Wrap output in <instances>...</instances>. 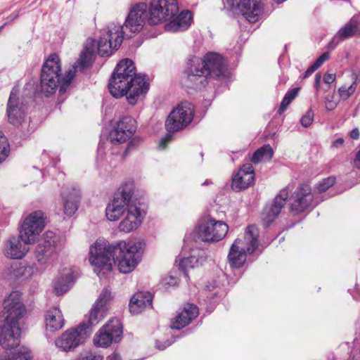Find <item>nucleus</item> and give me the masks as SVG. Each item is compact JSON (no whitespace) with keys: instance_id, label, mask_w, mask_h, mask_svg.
Returning a JSON list of instances; mask_svg holds the SVG:
<instances>
[{"instance_id":"47","label":"nucleus","mask_w":360,"mask_h":360,"mask_svg":"<svg viewBox=\"0 0 360 360\" xmlns=\"http://www.w3.org/2000/svg\"><path fill=\"white\" fill-rule=\"evenodd\" d=\"M165 285H167L169 286H174L178 283L179 279H178V278H176L175 276H169L165 278Z\"/></svg>"},{"instance_id":"32","label":"nucleus","mask_w":360,"mask_h":360,"mask_svg":"<svg viewBox=\"0 0 360 360\" xmlns=\"http://www.w3.org/2000/svg\"><path fill=\"white\" fill-rule=\"evenodd\" d=\"M95 43L96 40L89 39L85 51L82 53L79 61V70L84 72L85 69L90 68L95 58Z\"/></svg>"},{"instance_id":"7","label":"nucleus","mask_w":360,"mask_h":360,"mask_svg":"<svg viewBox=\"0 0 360 360\" xmlns=\"http://www.w3.org/2000/svg\"><path fill=\"white\" fill-rule=\"evenodd\" d=\"M134 185L132 181L124 183L114 194L113 198L105 209V215L110 221H117L128 211L129 205L137 203L136 200H132Z\"/></svg>"},{"instance_id":"56","label":"nucleus","mask_w":360,"mask_h":360,"mask_svg":"<svg viewBox=\"0 0 360 360\" xmlns=\"http://www.w3.org/2000/svg\"><path fill=\"white\" fill-rule=\"evenodd\" d=\"M19 16V13H12L11 14L8 18L7 19L9 20V22H12L13 20H15V19H17Z\"/></svg>"},{"instance_id":"43","label":"nucleus","mask_w":360,"mask_h":360,"mask_svg":"<svg viewBox=\"0 0 360 360\" xmlns=\"http://www.w3.org/2000/svg\"><path fill=\"white\" fill-rule=\"evenodd\" d=\"M76 360H103V356L95 352L84 351L79 354Z\"/></svg>"},{"instance_id":"38","label":"nucleus","mask_w":360,"mask_h":360,"mask_svg":"<svg viewBox=\"0 0 360 360\" xmlns=\"http://www.w3.org/2000/svg\"><path fill=\"white\" fill-rule=\"evenodd\" d=\"M198 262V260L197 257L193 255L180 259L179 266L181 271L184 273V275L186 278H189L187 273L188 269L194 268Z\"/></svg>"},{"instance_id":"52","label":"nucleus","mask_w":360,"mask_h":360,"mask_svg":"<svg viewBox=\"0 0 360 360\" xmlns=\"http://www.w3.org/2000/svg\"><path fill=\"white\" fill-rule=\"evenodd\" d=\"M359 136H360V133H359V131L358 129V128H354L353 129L351 132H350V137L352 139H359Z\"/></svg>"},{"instance_id":"5","label":"nucleus","mask_w":360,"mask_h":360,"mask_svg":"<svg viewBox=\"0 0 360 360\" xmlns=\"http://www.w3.org/2000/svg\"><path fill=\"white\" fill-rule=\"evenodd\" d=\"M194 115L193 105L188 102H183L178 105L168 115L165 121V128L168 133L163 136L160 142L159 147L165 149L167 145L172 140L171 133L182 130L193 120Z\"/></svg>"},{"instance_id":"27","label":"nucleus","mask_w":360,"mask_h":360,"mask_svg":"<svg viewBox=\"0 0 360 360\" xmlns=\"http://www.w3.org/2000/svg\"><path fill=\"white\" fill-rule=\"evenodd\" d=\"M153 295L150 292H139L130 299L129 311L132 314H138L146 308L153 307Z\"/></svg>"},{"instance_id":"8","label":"nucleus","mask_w":360,"mask_h":360,"mask_svg":"<svg viewBox=\"0 0 360 360\" xmlns=\"http://www.w3.org/2000/svg\"><path fill=\"white\" fill-rule=\"evenodd\" d=\"M62 245L61 236L52 231H47L35 247L34 257L40 264H51L57 259Z\"/></svg>"},{"instance_id":"42","label":"nucleus","mask_w":360,"mask_h":360,"mask_svg":"<svg viewBox=\"0 0 360 360\" xmlns=\"http://www.w3.org/2000/svg\"><path fill=\"white\" fill-rule=\"evenodd\" d=\"M335 184V178L334 176H329L323 179L319 184H317L316 188L319 193H323L327 191L329 188L333 186Z\"/></svg>"},{"instance_id":"20","label":"nucleus","mask_w":360,"mask_h":360,"mask_svg":"<svg viewBox=\"0 0 360 360\" xmlns=\"http://www.w3.org/2000/svg\"><path fill=\"white\" fill-rule=\"evenodd\" d=\"M26 106L20 101L16 93L11 91L6 108L8 121L13 126H20L25 120L26 115Z\"/></svg>"},{"instance_id":"33","label":"nucleus","mask_w":360,"mask_h":360,"mask_svg":"<svg viewBox=\"0 0 360 360\" xmlns=\"http://www.w3.org/2000/svg\"><path fill=\"white\" fill-rule=\"evenodd\" d=\"M75 276L72 272L62 274L53 283L54 290L58 295L66 292L71 285L75 281Z\"/></svg>"},{"instance_id":"30","label":"nucleus","mask_w":360,"mask_h":360,"mask_svg":"<svg viewBox=\"0 0 360 360\" xmlns=\"http://www.w3.org/2000/svg\"><path fill=\"white\" fill-rule=\"evenodd\" d=\"M45 323L46 329L51 331H56L63 328L64 319L59 308L53 307L47 311Z\"/></svg>"},{"instance_id":"16","label":"nucleus","mask_w":360,"mask_h":360,"mask_svg":"<svg viewBox=\"0 0 360 360\" xmlns=\"http://www.w3.org/2000/svg\"><path fill=\"white\" fill-rule=\"evenodd\" d=\"M148 16L147 4L138 3L130 8L122 26L131 33H139L142 30Z\"/></svg>"},{"instance_id":"55","label":"nucleus","mask_w":360,"mask_h":360,"mask_svg":"<svg viewBox=\"0 0 360 360\" xmlns=\"http://www.w3.org/2000/svg\"><path fill=\"white\" fill-rule=\"evenodd\" d=\"M107 360H122V359L118 354L112 353L108 356Z\"/></svg>"},{"instance_id":"11","label":"nucleus","mask_w":360,"mask_h":360,"mask_svg":"<svg viewBox=\"0 0 360 360\" xmlns=\"http://www.w3.org/2000/svg\"><path fill=\"white\" fill-rule=\"evenodd\" d=\"M228 229L229 227L226 223L210 218L198 224V238L208 243L219 241L226 236Z\"/></svg>"},{"instance_id":"17","label":"nucleus","mask_w":360,"mask_h":360,"mask_svg":"<svg viewBox=\"0 0 360 360\" xmlns=\"http://www.w3.org/2000/svg\"><path fill=\"white\" fill-rule=\"evenodd\" d=\"M136 122L129 115L123 116L117 126L110 131L108 139L113 144H120L129 139L136 130Z\"/></svg>"},{"instance_id":"39","label":"nucleus","mask_w":360,"mask_h":360,"mask_svg":"<svg viewBox=\"0 0 360 360\" xmlns=\"http://www.w3.org/2000/svg\"><path fill=\"white\" fill-rule=\"evenodd\" d=\"M77 72V68L75 66H72V68L66 72L65 75L63 77L61 76V82L60 86L59 88V94H63L67 88L70 86L72 82V80L75 77V73Z\"/></svg>"},{"instance_id":"58","label":"nucleus","mask_w":360,"mask_h":360,"mask_svg":"<svg viewBox=\"0 0 360 360\" xmlns=\"http://www.w3.org/2000/svg\"><path fill=\"white\" fill-rule=\"evenodd\" d=\"M318 68L319 67L314 63L307 69H309V71L311 72V73H314Z\"/></svg>"},{"instance_id":"2","label":"nucleus","mask_w":360,"mask_h":360,"mask_svg":"<svg viewBox=\"0 0 360 360\" xmlns=\"http://www.w3.org/2000/svg\"><path fill=\"white\" fill-rule=\"evenodd\" d=\"M3 306L0 313V345L4 349L13 350L11 360H31V351L27 347H19L21 334L19 321L27 312L19 292L13 291L6 297Z\"/></svg>"},{"instance_id":"48","label":"nucleus","mask_w":360,"mask_h":360,"mask_svg":"<svg viewBox=\"0 0 360 360\" xmlns=\"http://www.w3.org/2000/svg\"><path fill=\"white\" fill-rule=\"evenodd\" d=\"M260 153L261 151L257 150L252 154V156L251 158L252 162H253L254 164H257L263 159L262 155H261Z\"/></svg>"},{"instance_id":"44","label":"nucleus","mask_w":360,"mask_h":360,"mask_svg":"<svg viewBox=\"0 0 360 360\" xmlns=\"http://www.w3.org/2000/svg\"><path fill=\"white\" fill-rule=\"evenodd\" d=\"M314 120V112L311 110H309L307 112L301 117L300 123L304 127H308L311 125Z\"/></svg>"},{"instance_id":"12","label":"nucleus","mask_w":360,"mask_h":360,"mask_svg":"<svg viewBox=\"0 0 360 360\" xmlns=\"http://www.w3.org/2000/svg\"><path fill=\"white\" fill-rule=\"evenodd\" d=\"M44 226V213L41 210L34 211L25 219L19 233L24 241L32 243Z\"/></svg>"},{"instance_id":"18","label":"nucleus","mask_w":360,"mask_h":360,"mask_svg":"<svg viewBox=\"0 0 360 360\" xmlns=\"http://www.w3.org/2000/svg\"><path fill=\"white\" fill-rule=\"evenodd\" d=\"M205 68L209 72L208 77L214 79H222L227 72V61L220 54L209 52L202 58Z\"/></svg>"},{"instance_id":"36","label":"nucleus","mask_w":360,"mask_h":360,"mask_svg":"<svg viewBox=\"0 0 360 360\" xmlns=\"http://www.w3.org/2000/svg\"><path fill=\"white\" fill-rule=\"evenodd\" d=\"M97 46L98 53L102 57L110 56L114 51L113 42L107 39L103 34L100 37L98 41H96L95 46Z\"/></svg>"},{"instance_id":"57","label":"nucleus","mask_w":360,"mask_h":360,"mask_svg":"<svg viewBox=\"0 0 360 360\" xmlns=\"http://www.w3.org/2000/svg\"><path fill=\"white\" fill-rule=\"evenodd\" d=\"M134 148V144L132 143V142L131 141L130 143H129V144L127 145V147L126 148V150H124V154L123 155L125 157L127 155V153H129V150L131 148Z\"/></svg>"},{"instance_id":"3","label":"nucleus","mask_w":360,"mask_h":360,"mask_svg":"<svg viewBox=\"0 0 360 360\" xmlns=\"http://www.w3.org/2000/svg\"><path fill=\"white\" fill-rule=\"evenodd\" d=\"M146 75L136 74L134 62L124 58L116 65L108 83L110 94L119 98L126 96L130 105H135L141 96L149 89Z\"/></svg>"},{"instance_id":"31","label":"nucleus","mask_w":360,"mask_h":360,"mask_svg":"<svg viewBox=\"0 0 360 360\" xmlns=\"http://www.w3.org/2000/svg\"><path fill=\"white\" fill-rule=\"evenodd\" d=\"M124 27L120 25L110 23L106 30H104L103 34L107 38L112 40L114 44V49H118L121 46L124 38L125 33L123 31Z\"/></svg>"},{"instance_id":"22","label":"nucleus","mask_w":360,"mask_h":360,"mask_svg":"<svg viewBox=\"0 0 360 360\" xmlns=\"http://www.w3.org/2000/svg\"><path fill=\"white\" fill-rule=\"evenodd\" d=\"M30 242H26L20 237L11 236L5 242L4 248V255L10 259H20L25 256L29 250V244Z\"/></svg>"},{"instance_id":"64","label":"nucleus","mask_w":360,"mask_h":360,"mask_svg":"<svg viewBox=\"0 0 360 360\" xmlns=\"http://www.w3.org/2000/svg\"><path fill=\"white\" fill-rule=\"evenodd\" d=\"M8 22L4 23L3 25L0 27V31L7 25Z\"/></svg>"},{"instance_id":"25","label":"nucleus","mask_w":360,"mask_h":360,"mask_svg":"<svg viewBox=\"0 0 360 360\" xmlns=\"http://www.w3.org/2000/svg\"><path fill=\"white\" fill-rule=\"evenodd\" d=\"M199 314L196 305L187 303L172 321L171 328L179 330L188 326Z\"/></svg>"},{"instance_id":"34","label":"nucleus","mask_w":360,"mask_h":360,"mask_svg":"<svg viewBox=\"0 0 360 360\" xmlns=\"http://www.w3.org/2000/svg\"><path fill=\"white\" fill-rule=\"evenodd\" d=\"M258 230L254 225L248 226L246 229L243 243L246 244L248 254H252L258 247Z\"/></svg>"},{"instance_id":"49","label":"nucleus","mask_w":360,"mask_h":360,"mask_svg":"<svg viewBox=\"0 0 360 360\" xmlns=\"http://www.w3.org/2000/svg\"><path fill=\"white\" fill-rule=\"evenodd\" d=\"M345 140L343 138L340 137L333 141L331 144L332 148H339L343 146Z\"/></svg>"},{"instance_id":"9","label":"nucleus","mask_w":360,"mask_h":360,"mask_svg":"<svg viewBox=\"0 0 360 360\" xmlns=\"http://www.w3.org/2000/svg\"><path fill=\"white\" fill-rule=\"evenodd\" d=\"M209 72L205 68L202 58L191 56L183 72L184 85L188 88L200 89L207 84Z\"/></svg>"},{"instance_id":"6","label":"nucleus","mask_w":360,"mask_h":360,"mask_svg":"<svg viewBox=\"0 0 360 360\" xmlns=\"http://www.w3.org/2000/svg\"><path fill=\"white\" fill-rule=\"evenodd\" d=\"M61 82V65L59 56L51 54L42 65L40 75L39 92L49 97L60 88Z\"/></svg>"},{"instance_id":"51","label":"nucleus","mask_w":360,"mask_h":360,"mask_svg":"<svg viewBox=\"0 0 360 360\" xmlns=\"http://www.w3.org/2000/svg\"><path fill=\"white\" fill-rule=\"evenodd\" d=\"M321 80V76L320 73H317L315 75L314 87L317 91L319 89L320 84Z\"/></svg>"},{"instance_id":"21","label":"nucleus","mask_w":360,"mask_h":360,"mask_svg":"<svg viewBox=\"0 0 360 360\" xmlns=\"http://www.w3.org/2000/svg\"><path fill=\"white\" fill-rule=\"evenodd\" d=\"M141 205L140 202L129 205L127 216L119 225L121 231L129 233L136 229L141 224L146 215V212L143 209H141Z\"/></svg>"},{"instance_id":"10","label":"nucleus","mask_w":360,"mask_h":360,"mask_svg":"<svg viewBox=\"0 0 360 360\" xmlns=\"http://www.w3.org/2000/svg\"><path fill=\"white\" fill-rule=\"evenodd\" d=\"M150 25H158L172 18L179 12L176 0H151L148 6Z\"/></svg>"},{"instance_id":"14","label":"nucleus","mask_w":360,"mask_h":360,"mask_svg":"<svg viewBox=\"0 0 360 360\" xmlns=\"http://www.w3.org/2000/svg\"><path fill=\"white\" fill-rule=\"evenodd\" d=\"M229 9H238L250 22H256L262 14L264 6L261 0H222Z\"/></svg>"},{"instance_id":"59","label":"nucleus","mask_w":360,"mask_h":360,"mask_svg":"<svg viewBox=\"0 0 360 360\" xmlns=\"http://www.w3.org/2000/svg\"><path fill=\"white\" fill-rule=\"evenodd\" d=\"M312 74H313V73H311V72H310V71H309V69H307V70L305 71V72H304V75H303V78H304H304H307V77H309V76H310L311 75H312Z\"/></svg>"},{"instance_id":"45","label":"nucleus","mask_w":360,"mask_h":360,"mask_svg":"<svg viewBox=\"0 0 360 360\" xmlns=\"http://www.w3.org/2000/svg\"><path fill=\"white\" fill-rule=\"evenodd\" d=\"M258 150L261 151L260 154L262 155L263 158L271 159L273 156L274 151L269 144L264 145Z\"/></svg>"},{"instance_id":"23","label":"nucleus","mask_w":360,"mask_h":360,"mask_svg":"<svg viewBox=\"0 0 360 360\" xmlns=\"http://www.w3.org/2000/svg\"><path fill=\"white\" fill-rule=\"evenodd\" d=\"M255 183V170L251 163L244 164L232 178L231 188L240 191Z\"/></svg>"},{"instance_id":"26","label":"nucleus","mask_w":360,"mask_h":360,"mask_svg":"<svg viewBox=\"0 0 360 360\" xmlns=\"http://www.w3.org/2000/svg\"><path fill=\"white\" fill-rule=\"evenodd\" d=\"M166 23L165 29L167 32H179L187 30L193 21L192 13L188 10H184L176 14Z\"/></svg>"},{"instance_id":"1","label":"nucleus","mask_w":360,"mask_h":360,"mask_svg":"<svg viewBox=\"0 0 360 360\" xmlns=\"http://www.w3.org/2000/svg\"><path fill=\"white\" fill-rule=\"evenodd\" d=\"M139 248L132 242L119 241L115 244L98 240L89 248V262L100 278L111 273L112 264H117L123 274L131 272L139 264Z\"/></svg>"},{"instance_id":"24","label":"nucleus","mask_w":360,"mask_h":360,"mask_svg":"<svg viewBox=\"0 0 360 360\" xmlns=\"http://www.w3.org/2000/svg\"><path fill=\"white\" fill-rule=\"evenodd\" d=\"M63 212L68 217H72L79 208L81 200L80 190L75 187L63 188L61 192Z\"/></svg>"},{"instance_id":"15","label":"nucleus","mask_w":360,"mask_h":360,"mask_svg":"<svg viewBox=\"0 0 360 360\" xmlns=\"http://www.w3.org/2000/svg\"><path fill=\"white\" fill-rule=\"evenodd\" d=\"M288 195L287 188H284L275 196L271 202L267 203L264 206L261 214V219L264 228L269 227L278 217L286 204Z\"/></svg>"},{"instance_id":"40","label":"nucleus","mask_w":360,"mask_h":360,"mask_svg":"<svg viewBox=\"0 0 360 360\" xmlns=\"http://www.w3.org/2000/svg\"><path fill=\"white\" fill-rule=\"evenodd\" d=\"M356 85V78H355V80L352 82V84L350 86H347L346 85H344L340 87L338 89V92L340 98L342 100L348 99L355 92Z\"/></svg>"},{"instance_id":"28","label":"nucleus","mask_w":360,"mask_h":360,"mask_svg":"<svg viewBox=\"0 0 360 360\" xmlns=\"http://www.w3.org/2000/svg\"><path fill=\"white\" fill-rule=\"evenodd\" d=\"M243 244L242 239L236 238L230 248L228 260L231 268H240L246 260V254L248 252Z\"/></svg>"},{"instance_id":"46","label":"nucleus","mask_w":360,"mask_h":360,"mask_svg":"<svg viewBox=\"0 0 360 360\" xmlns=\"http://www.w3.org/2000/svg\"><path fill=\"white\" fill-rule=\"evenodd\" d=\"M330 54L328 52L322 53L314 62V63L319 68L325 61L328 60Z\"/></svg>"},{"instance_id":"13","label":"nucleus","mask_w":360,"mask_h":360,"mask_svg":"<svg viewBox=\"0 0 360 360\" xmlns=\"http://www.w3.org/2000/svg\"><path fill=\"white\" fill-rule=\"evenodd\" d=\"M122 327L117 319L109 321L95 335L94 343L97 347H106L112 342H119L122 339Z\"/></svg>"},{"instance_id":"29","label":"nucleus","mask_w":360,"mask_h":360,"mask_svg":"<svg viewBox=\"0 0 360 360\" xmlns=\"http://www.w3.org/2000/svg\"><path fill=\"white\" fill-rule=\"evenodd\" d=\"M358 30L359 22L354 16L333 37L329 43L330 48L334 49L341 41L354 37L357 33Z\"/></svg>"},{"instance_id":"41","label":"nucleus","mask_w":360,"mask_h":360,"mask_svg":"<svg viewBox=\"0 0 360 360\" xmlns=\"http://www.w3.org/2000/svg\"><path fill=\"white\" fill-rule=\"evenodd\" d=\"M9 152V144L6 141V138L3 135H0V164L6 159Z\"/></svg>"},{"instance_id":"54","label":"nucleus","mask_w":360,"mask_h":360,"mask_svg":"<svg viewBox=\"0 0 360 360\" xmlns=\"http://www.w3.org/2000/svg\"><path fill=\"white\" fill-rule=\"evenodd\" d=\"M336 103L333 101H329L328 103H326V108L328 110H333L336 108Z\"/></svg>"},{"instance_id":"35","label":"nucleus","mask_w":360,"mask_h":360,"mask_svg":"<svg viewBox=\"0 0 360 360\" xmlns=\"http://www.w3.org/2000/svg\"><path fill=\"white\" fill-rule=\"evenodd\" d=\"M32 275V269L22 262H13L9 269L11 279L27 278Z\"/></svg>"},{"instance_id":"37","label":"nucleus","mask_w":360,"mask_h":360,"mask_svg":"<svg viewBox=\"0 0 360 360\" xmlns=\"http://www.w3.org/2000/svg\"><path fill=\"white\" fill-rule=\"evenodd\" d=\"M299 87H295L289 89L286 94H285L281 105L278 110V114L281 115L288 107V105L291 103V102L296 98L297 96L299 91H300Z\"/></svg>"},{"instance_id":"53","label":"nucleus","mask_w":360,"mask_h":360,"mask_svg":"<svg viewBox=\"0 0 360 360\" xmlns=\"http://www.w3.org/2000/svg\"><path fill=\"white\" fill-rule=\"evenodd\" d=\"M354 165L360 169V150L358 151V153L356 155V157L354 160Z\"/></svg>"},{"instance_id":"60","label":"nucleus","mask_w":360,"mask_h":360,"mask_svg":"<svg viewBox=\"0 0 360 360\" xmlns=\"http://www.w3.org/2000/svg\"><path fill=\"white\" fill-rule=\"evenodd\" d=\"M103 149V143L101 141H100L99 143H98V151H102Z\"/></svg>"},{"instance_id":"19","label":"nucleus","mask_w":360,"mask_h":360,"mask_svg":"<svg viewBox=\"0 0 360 360\" xmlns=\"http://www.w3.org/2000/svg\"><path fill=\"white\" fill-rule=\"evenodd\" d=\"M313 194L311 187L301 184L294 193L293 201L290 204V211L292 215H298L307 211L311 205Z\"/></svg>"},{"instance_id":"4","label":"nucleus","mask_w":360,"mask_h":360,"mask_svg":"<svg viewBox=\"0 0 360 360\" xmlns=\"http://www.w3.org/2000/svg\"><path fill=\"white\" fill-rule=\"evenodd\" d=\"M111 298L110 291L107 288L103 289L89 312L87 322L84 321L77 327L65 331L56 340V347L62 351L70 352L82 344L91 335L92 327L96 326L105 316L107 304Z\"/></svg>"},{"instance_id":"62","label":"nucleus","mask_w":360,"mask_h":360,"mask_svg":"<svg viewBox=\"0 0 360 360\" xmlns=\"http://www.w3.org/2000/svg\"><path fill=\"white\" fill-rule=\"evenodd\" d=\"M212 184V181H211L210 180H209V179H207V180H205V181L202 184V186H205V185H209V184Z\"/></svg>"},{"instance_id":"50","label":"nucleus","mask_w":360,"mask_h":360,"mask_svg":"<svg viewBox=\"0 0 360 360\" xmlns=\"http://www.w3.org/2000/svg\"><path fill=\"white\" fill-rule=\"evenodd\" d=\"M335 79V75L333 74H326L323 77V81L325 83L330 84L333 83Z\"/></svg>"},{"instance_id":"61","label":"nucleus","mask_w":360,"mask_h":360,"mask_svg":"<svg viewBox=\"0 0 360 360\" xmlns=\"http://www.w3.org/2000/svg\"><path fill=\"white\" fill-rule=\"evenodd\" d=\"M0 360H11L10 359V355L0 356Z\"/></svg>"},{"instance_id":"63","label":"nucleus","mask_w":360,"mask_h":360,"mask_svg":"<svg viewBox=\"0 0 360 360\" xmlns=\"http://www.w3.org/2000/svg\"><path fill=\"white\" fill-rule=\"evenodd\" d=\"M156 347L158 349H164L166 348L167 346H163V347H160L159 345H158V342H156Z\"/></svg>"}]
</instances>
